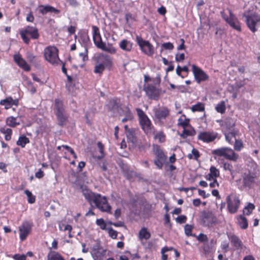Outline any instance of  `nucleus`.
Returning <instances> with one entry per match:
<instances>
[{
    "label": "nucleus",
    "mask_w": 260,
    "mask_h": 260,
    "mask_svg": "<svg viewBox=\"0 0 260 260\" xmlns=\"http://www.w3.org/2000/svg\"><path fill=\"white\" fill-rule=\"evenodd\" d=\"M85 199L91 204H94L96 208L101 211L109 212L111 211V207L108 204L107 200L105 197H102L100 194L95 193L92 192H83Z\"/></svg>",
    "instance_id": "1"
},
{
    "label": "nucleus",
    "mask_w": 260,
    "mask_h": 260,
    "mask_svg": "<svg viewBox=\"0 0 260 260\" xmlns=\"http://www.w3.org/2000/svg\"><path fill=\"white\" fill-rule=\"evenodd\" d=\"M20 35L24 43L28 44L30 42V38L28 37L29 35L30 38L34 40L38 39L40 35L38 29L34 26L28 25L20 31Z\"/></svg>",
    "instance_id": "2"
},
{
    "label": "nucleus",
    "mask_w": 260,
    "mask_h": 260,
    "mask_svg": "<svg viewBox=\"0 0 260 260\" xmlns=\"http://www.w3.org/2000/svg\"><path fill=\"white\" fill-rule=\"evenodd\" d=\"M212 154L219 156H223L227 159L235 161L238 157V155L233 149L228 147H222L214 150L212 151Z\"/></svg>",
    "instance_id": "3"
},
{
    "label": "nucleus",
    "mask_w": 260,
    "mask_h": 260,
    "mask_svg": "<svg viewBox=\"0 0 260 260\" xmlns=\"http://www.w3.org/2000/svg\"><path fill=\"white\" fill-rule=\"evenodd\" d=\"M136 111L139 117L140 124L142 129L146 134L151 132V121L144 112V111L140 108H137Z\"/></svg>",
    "instance_id": "4"
},
{
    "label": "nucleus",
    "mask_w": 260,
    "mask_h": 260,
    "mask_svg": "<svg viewBox=\"0 0 260 260\" xmlns=\"http://www.w3.org/2000/svg\"><path fill=\"white\" fill-rule=\"evenodd\" d=\"M102 57L103 58V63H99L95 65L94 72L95 73L101 74L106 68L110 70L112 67V58L107 54H102Z\"/></svg>",
    "instance_id": "5"
},
{
    "label": "nucleus",
    "mask_w": 260,
    "mask_h": 260,
    "mask_svg": "<svg viewBox=\"0 0 260 260\" xmlns=\"http://www.w3.org/2000/svg\"><path fill=\"white\" fill-rule=\"evenodd\" d=\"M58 51L56 47H48L44 51L46 60L52 64H58V62L60 61L58 57Z\"/></svg>",
    "instance_id": "6"
},
{
    "label": "nucleus",
    "mask_w": 260,
    "mask_h": 260,
    "mask_svg": "<svg viewBox=\"0 0 260 260\" xmlns=\"http://www.w3.org/2000/svg\"><path fill=\"white\" fill-rule=\"evenodd\" d=\"M136 41L142 51L148 56H152L154 52L153 46L149 41L144 40L141 37L137 36Z\"/></svg>",
    "instance_id": "7"
},
{
    "label": "nucleus",
    "mask_w": 260,
    "mask_h": 260,
    "mask_svg": "<svg viewBox=\"0 0 260 260\" xmlns=\"http://www.w3.org/2000/svg\"><path fill=\"white\" fill-rule=\"evenodd\" d=\"M200 217L203 225L205 226L209 227L216 222V217L210 211H202L200 213Z\"/></svg>",
    "instance_id": "8"
},
{
    "label": "nucleus",
    "mask_w": 260,
    "mask_h": 260,
    "mask_svg": "<svg viewBox=\"0 0 260 260\" xmlns=\"http://www.w3.org/2000/svg\"><path fill=\"white\" fill-rule=\"evenodd\" d=\"M146 94L149 99L157 100L159 97L160 90L151 84L144 85L143 87Z\"/></svg>",
    "instance_id": "9"
},
{
    "label": "nucleus",
    "mask_w": 260,
    "mask_h": 260,
    "mask_svg": "<svg viewBox=\"0 0 260 260\" xmlns=\"http://www.w3.org/2000/svg\"><path fill=\"white\" fill-rule=\"evenodd\" d=\"M245 17V21L249 28L252 31H256L255 25L260 21V16L256 13L251 14L250 15H244Z\"/></svg>",
    "instance_id": "10"
},
{
    "label": "nucleus",
    "mask_w": 260,
    "mask_h": 260,
    "mask_svg": "<svg viewBox=\"0 0 260 260\" xmlns=\"http://www.w3.org/2000/svg\"><path fill=\"white\" fill-rule=\"evenodd\" d=\"M33 224L29 221H25L19 226L20 239L21 241L25 240L30 233Z\"/></svg>",
    "instance_id": "11"
},
{
    "label": "nucleus",
    "mask_w": 260,
    "mask_h": 260,
    "mask_svg": "<svg viewBox=\"0 0 260 260\" xmlns=\"http://www.w3.org/2000/svg\"><path fill=\"white\" fill-rule=\"evenodd\" d=\"M96 224L102 230L107 231L109 236L114 239V230L111 225H114L112 221L106 222L103 218L97 219Z\"/></svg>",
    "instance_id": "12"
},
{
    "label": "nucleus",
    "mask_w": 260,
    "mask_h": 260,
    "mask_svg": "<svg viewBox=\"0 0 260 260\" xmlns=\"http://www.w3.org/2000/svg\"><path fill=\"white\" fill-rule=\"evenodd\" d=\"M226 201L229 212L232 214L236 213L240 204V201L238 197L235 196L233 200H231L230 196H229L226 198Z\"/></svg>",
    "instance_id": "13"
},
{
    "label": "nucleus",
    "mask_w": 260,
    "mask_h": 260,
    "mask_svg": "<svg viewBox=\"0 0 260 260\" xmlns=\"http://www.w3.org/2000/svg\"><path fill=\"white\" fill-rule=\"evenodd\" d=\"M192 69L194 78L198 83L202 81H206L208 79V76L199 67L193 64Z\"/></svg>",
    "instance_id": "14"
},
{
    "label": "nucleus",
    "mask_w": 260,
    "mask_h": 260,
    "mask_svg": "<svg viewBox=\"0 0 260 260\" xmlns=\"http://www.w3.org/2000/svg\"><path fill=\"white\" fill-rule=\"evenodd\" d=\"M217 135L218 134L214 132H203L199 134L198 138L204 142L210 143L213 141Z\"/></svg>",
    "instance_id": "15"
},
{
    "label": "nucleus",
    "mask_w": 260,
    "mask_h": 260,
    "mask_svg": "<svg viewBox=\"0 0 260 260\" xmlns=\"http://www.w3.org/2000/svg\"><path fill=\"white\" fill-rule=\"evenodd\" d=\"M117 162L123 172V174L127 179L131 180L136 176V173L132 170H130L128 166L124 164L121 160L119 159Z\"/></svg>",
    "instance_id": "16"
},
{
    "label": "nucleus",
    "mask_w": 260,
    "mask_h": 260,
    "mask_svg": "<svg viewBox=\"0 0 260 260\" xmlns=\"http://www.w3.org/2000/svg\"><path fill=\"white\" fill-rule=\"evenodd\" d=\"M92 252V255L95 260H103L102 257L106 255V250L97 243L93 247Z\"/></svg>",
    "instance_id": "17"
},
{
    "label": "nucleus",
    "mask_w": 260,
    "mask_h": 260,
    "mask_svg": "<svg viewBox=\"0 0 260 260\" xmlns=\"http://www.w3.org/2000/svg\"><path fill=\"white\" fill-rule=\"evenodd\" d=\"M13 58L15 62L24 71L28 72L30 70V66L19 54L14 55Z\"/></svg>",
    "instance_id": "18"
},
{
    "label": "nucleus",
    "mask_w": 260,
    "mask_h": 260,
    "mask_svg": "<svg viewBox=\"0 0 260 260\" xmlns=\"http://www.w3.org/2000/svg\"><path fill=\"white\" fill-rule=\"evenodd\" d=\"M230 17H223L225 20L234 29L238 30H240V27L239 23L237 18L232 14V12L230 11Z\"/></svg>",
    "instance_id": "19"
},
{
    "label": "nucleus",
    "mask_w": 260,
    "mask_h": 260,
    "mask_svg": "<svg viewBox=\"0 0 260 260\" xmlns=\"http://www.w3.org/2000/svg\"><path fill=\"white\" fill-rule=\"evenodd\" d=\"M139 132V129L137 128H131L128 129L126 133V136L128 140L131 141L133 144H136L137 142V135Z\"/></svg>",
    "instance_id": "20"
},
{
    "label": "nucleus",
    "mask_w": 260,
    "mask_h": 260,
    "mask_svg": "<svg viewBox=\"0 0 260 260\" xmlns=\"http://www.w3.org/2000/svg\"><path fill=\"white\" fill-rule=\"evenodd\" d=\"M39 11L40 13L44 15L48 12L54 13L58 14L60 12V11L58 9H55L54 7L49 5H40L39 6Z\"/></svg>",
    "instance_id": "21"
},
{
    "label": "nucleus",
    "mask_w": 260,
    "mask_h": 260,
    "mask_svg": "<svg viewBox=\"0 0 260 260\" xmlns=\"http://www.w3.org/2000/svg\"><path fill=\"white\" fill-rule=\"evenodd\" d=\"M55 115L58 121L57 124L61 127H63L68 121V116L66 112L55 113Z\"/></svg>",
    "instance_id": "22"
},
{
    "label": "nucleus",
    "mask_w": 260,
    "mask_h": 260,
    "mask_svg": "<svg viewBox=\"0 0 260 260\" xmlns=\"http://www.w3.org/2000/svg\"><path fill=\"white\" fill-rule=\"evenodd\" d=\"M128 108L126 106L121 104L119 99H115V110H117L120 115H124L125 112L128 111Z\"/></svg>",
    "instance_id": "23"
},
{
    "label": "nucleus",
    "mask_w": 260,
    "mask_h": 260,
    "mask_svg": "<svg viewBox=\"0 0 260 260\" xmlns=\"http://www.w3.org/2000/svg\"><path fill=\"white\" fill-rule=\"evenodd\" d=\"M256 176L254 174H245L243 176V184L245 186L250 187L251 184L255 182Z\"/></svg>",
    "instance_id": "24"
},
{
    "label": "nucleus",
    "mask_w": 260,
    "mask_h": 260,
    "mask_svg": "<svg viewBox=\"0 0 260 260\" xmlns=\"http://www.w3.org/2000/svg\"><path fill=\"white\" fill-rule=\"evenodd\" d=\"M238 133V131L236 129H232L230 131H225L224 132V135L225 140L229 143L232 144L233 142V139L235 140L236 135Z\"/></svg>",
    "instance_id": "25"
},
{
    "label": "nucleus",
    "mask_w": 260,
    "mask_h": 260,
    "mask_svg": "<svg viewBox=\"0 0 260 260\" xmlns=\"http://www.w3.org/2000/svg\"><path fill=\"white\" fill-rule=\"evenodd\" d=\"M169 114V110L166 108H159L155 112V116L159 120L166 118Z\"/></svg>",
    "instance_id": "26"
},
{
    "label": "nucleus",
    "mask_w": 260,
    "mask_h": 260,
    "mask_svg": "<svg viewBox=\"0 0 260 260\" xmlns=\"http://www.w3.org/2000/svg\"><path fill=\"white\" fill-rule=\"evenodd\" d=\"M79 41L84 48L87 47L88 44L89 43L90 40L86 32L83 31L80 34Z\"/></svg>",
    "instance_id": "27"
},
{
    "label": "nucleus",
    "mask_w": 260,
    "mask_h": 260,
    "mask_svg": "<svg viewBox=\"0 0 260 260\" xmlns=\"http://www.w3.org/2000/svg\"><path fill=\"white\" fill-rule=\"evenodd\" d=\"M154 152L156 155V158L161 161H166L167 157L165 155L163 151L161 149L160 146L156 145L154 148Z\"/></svg>",
    "instance_id": "28"
},
{
    "label": "nucleus",
    "mask_w": 260,
    "mask_h": 260,
    "mask_svg": "<svg viewBox=\"0 0 260 260\" xmlns=\"http://www.w3.org/2000/svg\"><path fill=\"white\" fill-rule=\"evenodd\" d=\"M54 105L55 113L66 112L63 102L61 100L56 99L54 101Z\"/></svg>",
    "instance_id": "29"
},
{
    "label": "nucleus",
    "mask_w": 260,
    "mask_h": 260,
    "mask_svg": "<svg viewBox=\"0 0 260 260\" xmlns=\"http://www.w3.org/2000/svg\"><path fill=\"white\" fill-rule=\"evenodd\" d=\"M47 260H65L57 252L51 251L47 255Z\"/></svg>",
    "instance_id": "30"
},
{
    "label": "nucleus",
    "mask_w": 260,
    "mask_h": 260,
    "mask_svg": "<svg viewBox=\"0 0 260 260\" xmlns=\"http://www.w3.org/2000/svg\"><path fill=\"white\" fill-rule=\"evenodd\" d=\"M29 139L25 135H22L19 137L18 140L16 142V144L18 146H20L22 148H24L26 144L29 143Z\"/></svg>",
    "instance_id": "31"
},
{
    "label": "nucleus",
    "mask_w": 260,
    "mask_h": 260,
    "mask_svg": "<svg viewBox=\"0 0 260 260\" xmlns=\"http://www.w3.org/2000/svg\"><path fill=\"white\" fill-rule=\"evenodd\" d=\"M26 57L28 61L30 63L34 64L36 67L39 65L40 61L39 60L38 57L35 56L32 53L27 52Z\"/></svg>",
    "instance_id": "32"
},
{
    "label": "nucleus",
    "mask_w": 260,
    "mask_h": 260,
    "mask_svg": "<svg viewBox=\"0 0 260 260\" xmlns=\"http://www.w3.org/2000/svg\"><path fill=\"white\" fill-rule=\"evenodd\" d=\"M121 49L125 51H130L132 48V44L126 40H123L119 44Z\"/></svg>",
    "instance_id": "33"
},
{
    "label": "nucleus",
    "mask_w": 260,
    "mask_h": 260,
    "mask_svg": "<svg viewBox=\"0 0 260 260\" xmlns=\"http://www.w3.org/2000/svg\"><path fill=\"white\" fill-rule=\"evenodd\" d=\"M238 224L242 229H246L248 227V221L244 216L242 215L239 216L237 218Z\"/></svg>",
    "instance_id": "34"
},
{
    "label": "nucleus",
    "mask_w": 260,
    "mask_h": 260,
    "mask_svg": "<svg viewBox=\"0 0 260 260\" xmlns=\"http://www.w3.org/2000/svg\"><path fill=\"white\" fill-rule=\"evenodd\" d=\"M230 239L231 242L237 249H239L242 247V242L238 237L235 235H232Z\"/></svg>",
    "instance_id": "35"
},
{
    "label": "nucleus",
    "mask_w": 260,
    "mask_h": 260,
    "mask_svg": "<svg viewBox=\"0 0 260 260\" xmlns=\"http://www.w3.org/2000/svg\"><path fill=\"white\" fill-rule=\"evenodd\" d=\"M13 99L12 97L9 96L6 98L4 100H2L0 101V105H5V108L8 109L10 108L12 105Z\"/></svg>",
    "instance_id": "36"
},
{
    "label": "nucleus",
    "mask_w": 260,
    "mask_h": 260,
    "mask_svg": "<svg viewBox=\"0 0 260 260\" xmlns=\"http://www.w3.org/2000/svg\"><path fill=\"white\" fill-rule=\"evenodd\" d=\"M139 238L141 239H144L147 240L150 237V234L147 231L145 228H142L139 233Z\"/></svg>",
    "instance_id": "37"
},
{
    "label": "nucleus",
    "mask_w": 260,
    "mask_h": 260,
    "mask_svg": "<svg viewBox=\"0 0 260 260\" xmlns=\"http://www.w3.org/2000/svg\"><path fill=\"white\" fill-rule=\"evenodd\" d=\"M195 130L192 127H191L190 129H187L186 128H184L183 133L182 134L180 135V136L182 137L183 139H185L187 138V136H193L195 135Z\"/></svg>",
    "instance_id": "38"
},
{
    "label": "nucleus",
    "mask_w": 260,
    "mask_h": 260,
    "mask_svg": "<svg viewBox=\"0 0 260 260\" xmlns=\"http://www.w3.org/2000/svg\"><path fill=\"white\" fill-rule=\"evenodd\" d=\"M95 39L93 40L95 45L99 48L104 49L105 43L102 41L101 36H95Z\"/></svg>",
    "instance_id": "39"
},
{
    "label": "nucleus",
    "mask_w": 260,
    "mask_h": 260,
    "mask_svg": "<svg viewBox=\"0 0 260 260\" xmlns=\"http://www.w3.org/2000/svg\"><path fill=\"white\" fill-rule=\"evenodd\" d=\"M16 118L13 116L8 117L6 119L7 124L12 127H15L17 125H19V122H16Z\"/></svg>",
    "instance_id": "40"
},
{
    "label": "nucleus",
    "mask_w": 260,
    "mask_h": 260,
    "mask_svg": "<svg viewBox=\"0 0 260 260\" xmlns=\"http://www.w3.org/2000/svg\"><path fill=\"white\" fill-rule=\"evenodd\" d=\"M190 109L193 112L196 111H204L205 110L204 104L202 103L199 102L196 105H193Z\"/></svg>",
    "instance_id": "41"
},
{
    "label": "nucleus",
    "mask_w": 260,
    "mask_h": 260,
    "mask_svg": "<svg viewBox=\"0 0 260 260\" xmlns=\"http://www.w3.org/2000/svg\"><path fill=\"white\" fill-rule=\"evenodd\" d=\"M224 125L226 127V131H230L232 129H235L234 128L235 126V123L232 118L226 119Z\"/></svg>",
    "instance_id": "42"
},
{
    "label": "nucleus",
    "mask_w": 260,
    "mask_h": 260,
    "mask_svg": "<svg viewBox=\"0 0 260 260\" xmlns=\"http://www.w3.org/2000/svg\"><path fill=\"white\" fill-rule=\"evenodd\" d=\"M255 208V206L254 204L252 203H248L247 206H246L244 210H243V213L247 215H250L252 212V210Z\"/></svg>",
    "instance_id": "43"
},
{
    "label": "nucleus",
    "mask_w": 260,
    "mask_h": 260,
    "mask_svg": "<svg viewBox=\"0 0 260 260\" xmlns=\"http://www.w3.org/2000/svg\"><path fill=\"white\" fill-rule=\"evenodd\" d=\"M131 211L135 216L140 217L142 213V205L139 204L135 208H131Z\"/></svg>",
    "instance_id": "44"
},
{
    "label": "nucleus",
    "mask_w": 260,
    "mask_h": 260,
    "mask_svg": "<svg viewBox=\"0 0 260 260\" xmlns=\"http://www.w3.org/2000/svg\"><path fill=\"white\" fill-rule=\"evenodd\" d=\"M215 109L218 112L221 114H223L225 111V103L223 101H222L220 103L218 104L215 107Z\"/></svg>",
    "instance_id": "45"
},
{
    "label": "nucleus",
    "mask_w": 260,
    "mask_h": 260,
    "mask_svg": "<svg viewBox=\"0 0 260 260\" xmlns=\"http://www.w3.org/2000/svg\"><path fill=\"white\" fill-rule=\"evenodd\" d=\"M24 193L27 196L28 198V202L30 204H32L35 202V196H33L32 193L28 190H24Z\"/></svg>",
    "instance_id": "46"
},
{
    "label": "nucleus",
    "mask_w": 260,
    "mask_h": 260,
    "mask_svg": "<svg viewBox=\"0 0 260 260\" xmlns=\"http://www.w3.org/2000/svg\"><path fill=\"white\" fill-rule=\"evenodd\" d=\"M210 173L216 178L219 176V171L215 167L212 166L210 168Z\"/></svg>",
    "instance_id": "47"
},
{
    "label": "nucleus",
    "mask_w": 260,
    "mask_h": 260,
    "mask_svg": "<svg viewBox=\"0 0 260 260\" xmlns=\"http://www.w3.org/2000/svg\"><path fill=\"white\" fill-rule=\"evenodd\" d=\"M243 147V143L241 140L235 139L234 144V149L236 151H240Z\"/></svg>",
    "instance_id": "48"
},
{
    "label": "nucleus",
    "mask_w": 260,
    "mask_h": 260,
    "mask_svg": "<svg viewBox=\"0 0 260 260\" xmlns=\"http://www.w3.org/2000/svg\"><path fill=\"white\" fill-rule=\"evenodd\" d=\"M193 226L189 224H186L184 226L185 233L187 236H192L191 234L192 229Z\"/></svg>",
    "instance_id": "49"
},
{
    "label": "nucleus",
    "mask_w": 260,
    "mask_h": 260,
    "mask_svg": "<svg viewBox=\"0 0 260 260\" xmlns=\"http://www.w3.org/2000/svg\"><path fill=\"white\" fill-rule=\"evenodd\" d=\"M223 168L225 170H228L230 172L231 174L233 175L234 171L233 170V166L229 163L224 162L223 164Z\"/></svg>",
    "instance_id": "50"
},
{
    "label": "nucleus",
    "mask_w": 260,
    "mask_h": 260,
    "mask_svg": "<svg viewBox=\"0 0 260 260\" xmlns=\"http://www.w3.org/2000/svg\"><path fill=\"white\" fill-rule=\"evenodd\" d=\"M186 218H186V216L180 215V216H178L176 218V221L177 222H178L180 224H182V223H184L186 222Z\"/></svg>",
    "instance_id": "51"
},
{
    "label": "nucleus",
    "mask_w": 260,
    "mask_h": 260,
    "mask_svg": "<svg viewBox=\"0 0 260 260\" xmlns=\"http://www.w3.org/2000/svg\"><path fill=\"white\" fill-rule=\"evenodd\" d=\"M165 161H161L158 158H156L153 160L154 164L156 166L157 168L161 169L163 166V164Z\"/></svg>",
    "instance_id": "52"
},
{
    "label": "nucleus",
    "mask_w": 260,
    "mask_h": 260,
    "mask_svg": "<svg viewBox=\"0 0 260 260\" xmlns=\"http://www.w3.org/2000/svg\"><path fill=\"white\" fill-rule=\"evenodd\" d=\"M162 47L165 49L172 50L174 48V45L170 42L165 43L162 44Z\"/></svg>",
    "instance_id": "53"
},
{
    "label": "nucleus",
    "mask_w": 260,
    "mask_h": 260,
    "mask_svg": "<svg viewBox=\"0 0 260 260\" xmlns=\"http://www.w3.org/2000/svg\"><path fill=\"white\" fill-rule=\"evenodd\" d=\"M93 30V40H95V36H101L99 28L96 26H92Z\"/></svg>",
    "instance_id": "54"
},
{
    "label": "nucleus",
    "mask_w": 260,
    "mask_h": 260,
    "mask_svg": "<svg viewBox=\"0 0 260 260\" xmlns=\"http://www.w3.org/2000/svg\"><path fill=\"white\" fill-rule=\"evenodd\" d=\"M179 121H180L179 122V124L182 126L184 128H185V127H187L189 125L188 119H186L184 121H182V119L180 118L179 119Z\"/></svg>",
    "instance_id": "55"
},
{
    "label": "nucleus",
    "mask_w": 260,
    "mask_h": 260,
    "mask_svg": "<svg viewBox=\"0 0 260 260\" xmlns=\"http://www.w3.org/2000/svg\"><path fill=\"white\" fill-rule=\"evenodd\" d=\"M12 134V130L11 128H7L6 134L5 137L6 141H9L11 139V135Z\"/></svg>",
    "instance_id": "56"
},
{
    "label": "nucleus",
    "mask_w": 260,
    "mask_h": 260,
    "mask_svg": "<svg viewBox=\"0 0 260 260\" xmlns=\"http://www.w3.org/2000/svg\"><path fill=\"white\" fill-rule=\"evenodd\" d=\"M13 258L15 260H26V255L24 254L20 255L16 254L13 256Z\"/></svg>",
    "instance_id": "57"
},
{
    "label": "nucleus",
    "mask_w": 260,
    "mask_h": 260,
    "mask_svg": "<svg viewBox=\"0 0 260 260\" xmlns=\"http://www.w3.org/2000/svg\"><path fill=\"white\" fill-rule=\"evenodd\" d=\"M168 251V248L165 247L161 249V253L162 254L161 259L167 260L168 256L165 253Z\"/></svg>",
    "instance_id": "58"
},
{
    "label": "nucleus",
    "mask_w": 260,
    "mask_h": 260,
    "mask_svg": "<svg viewBox=\"0 0 260 260\" xmlns=\"http://www.w3.org/2000/svg\"><path fill=\"white\" fill-rule=\"evenodd\" d=\"M125 116V118L128 121V120H132L133 119V116L132 113L131 112L129 109H128V111L125 112V113L124 114Z\"/></svg>",
    "instance_id": "59"
},
{
    "label": "nucleus",
    "mask_w": 260,
    "mask_h": 260,
    "mask_svg": "<svg viewBox=\"0 0 260 260\" xmlns=\"http://www.w3.org/2000/svg\"><path fill=\"white\" fill-rule=\"evenodd\" d=\"M165 224H168L169 225L170 229L172 227V224L170 223V215L168 213H166L165 215Z\"/></svg>",
    "instance_id": "60"
},
{
    "label": "nucleus",
    "mask_w": 260,
    "mask_h": 260,
    "mask_svg": "<svg viewBox=\"0 0 260 260\" xmlns=\"http://www.w3.org/2000/svg\"><path fill=\"white\" fill-rule=\"evenodd\" d=\"M85 48V52L84 53H80L79 54V55L80 56L83 57V60L85 61L86 60L88 59V48L87 47L84 48Z\"/></svg>",
    "instance_id": "61"
},
{
    "label": "nucleus",
    "mask_w": 260,
    "mask_h": 260,
    "mask_svg": "<svg viewBox=\"0 0 260 260\" xmlns=\"http://www.w3.org/2000/svg\"><path fill=\"white\" fill-rule=\"evenodd\" d=\"M184 58H185V55H184V53H181L180 54H176V57H175V60L177 62L182 61L184 59Z\"/></svg>",
    "instance_id": "62"
},
{
    "label": "nucleus",
    "mask_w": 260,
    "mask_h": 260,
    "mask_svg": "<svg viewBox=\"0 0 260 260\" xmlns=\"http://www.w3.org/2000/svg\"><path fill=\"white\" fill-rule=\"evenodd\" d=\"M191 153L192 156H194V159L197 160L198 158L200 157V153L198 150L195 148H193L191 151Z\"/></svg>",
    "instance_id": "63"
},
{
    "label": "nucleus",
    "mask_w": 260,
    "mask_h": 260,
    "mask_svg": "<svg viewBox=\"0 0 260 260\" xmlns=\"http://www.w3.org/2000/svg\"><path fill=\"white\" fill-rule=\"evenodd\" d=\"M198 240L201 242H204L207 241L208 238L206 235L201 233L198 237Z\"/></svg>",
    "instance_id": "64"
}]
</instances>
